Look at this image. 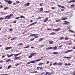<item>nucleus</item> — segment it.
Wrapping results in <instances>:
<instances>
[{
  "instance_id": "f257e3e1",
  "label": "nucleus",
  "mask_w": 75,
  "mask_h": 75,
  "mask_svg": "<svg viewBox=\"0 0 75 75\" xmlns=\"http://www.w3.org/2000/svg\"><path fill=\"white\" fill-rule=\"evenodd\" d=\"M13 16V14H11L7 16L4 18H0V21L1 20H4V19H5V20H6L7 18V20H9V19L11 18V17Z\"/></svg>"
},
{
  "instance_id": "f03ea898",
  "label": "nucleus",
  "mask_w": 75,
  "mask_h": 75,
  "mask_svg": "<svg viewBox=\"0 0 75 75\" xmlns=\"http://www.w3.org/2000/svg\"><path fill=\"white\" fill-rule=\"evenodd\" d=\"M36 54H37V53H31L30 56L28 57V58H32V57H33V56H34V55H35Z\"/></svg>"
},
{
  "instance_id": "7ed1b4c3",
  "label": "nucleus",
  "mask_w": 75,
  "mask_h": 75,
  "mask_svg": "<svg viewBox=\"0 0 75 75\" xmlns=\"http://www.w3.org/2000/svg\"><path fill=\"white\" fill-rule=\"evenodd\" d=\"M5 1H6V2H7V4H11L13 3V2L12 1H8L7 0H5Z\"/></svg>"
},
{
  "instance_id": "20e7f679",
  "label": "nucleus",
  "mask_w": 75,
  "mask_h": 75,
  "mask_svg": "<svg viewBox=\"0 0 75 75\" xmlns=\"http://www.w3.org/2000/svg\"><path fill=\"white\" fill-rule=\"evenodd\" d=\"M45 74V72L42 73L40 75H48V74H49V72L47 71L45 73V74Z\"/></svg>"
},
{
  "instance_id": "39448f33",
  "label": "nucleus",
  "mask_w": 75,
  "mask_h": 75,
  "mask_svg": "<svg viewBox=\"0 0 75 75\" xmlns=\"http://www.w3.org/2000/svg\"><path fill=\"white\" fill-rule=\"evenodd\" d=\"M53 31H58L59 30H60V28H57V29H53Z\"/></svg>"
},
{
  "instance_id": "423d86ee",
  "label": "nucleus",
  "mask_w": 75,
  "mask_h": 75,
  "mask_svg": "<svg viewBox=\"0 0 75 75\" xmlns=\"http://www.w3.org/2000/svg\"><path fill=\"white\" fill-rule=\"evenodd\" d=\"M37 22L33 23L31 24H30L28 26H29V27H30V26H31V25H34V24H37Z\"/></svg>"
},
{
  "instance_id": "0eeeda50",
  "label": "nucleus",
  "mask_w": 75,
  "mask_h": 75,
  "mask_svg": "<svg viewBox=\"0 0 75 75\" xmlns=\"http://www.w3.org/2000/svg\"><path fill=\"white\" fill-rule=\"evenodd\" d=\"M14 55L15 54H12L9 55L7 54V56L8 57V58H9V57H12V56H13V55Z\"/></svg>"
},
{
  "instance_id": "6e6552de",
  "label": "nucleus",
  "mask_w": 75,
  "mask_h": 75,
  "mask_svg": "<svg viewBox=\"0 0 75 75\" xmlns=\"http://www.w3.org/2000/svg\"><path fill=\"white\" fill-rule=\"evenodd\" d=\"M64 23L63 24H66V25H68V23H69V22L66 21H64Z\"/></svg>"
},
{
  "instance_id": "1a4fd4ad",
  "label": "nucleus",
  "mask_w": 75,
  "mask_h": 75,
  "mask_svg": "<svg viewBox=\"0 0 75 75\" xmlns=\"http://www.w3.org/2000/svg\"><path fill=\"white\" fill-rule=\"evenodd\" d=\"M35 35H38V34H31L29 36V37H31L32 36H35Z\"/></svg>"
},
{
  "instance_id": "9d476101",
  "label": "nucleus",
  "mask_w": 75,
  "mask_h": 75,
  "mask_svg": "<svg viewBox=\"0 0 75 75\" xmlns=\"http://www.w3.org/2000/svg\"><path fill=\"white\" fill-rule=\"evenodd\" d=\"M30 3L29 2H28L26 4H25V6H27L28 7V6H30Z\"/></svg>"
},
{
  "instance_id": "9b49d317",
  "label": "nucleus",
  "mask_w": 75,
  "mask_h": 75,
  "mask_svg": "<svg viewBox=\"0 0 75 75\" xmlns=\"http://www.w3.org/2000/svg\"><path fill=\"white\" fill-rule=\"evenodd\" d=\"M57 6L59 7H61V8H65V7L64 6H61V5H57Z\"/></svg>"
},
{
  "instance_id": "f8f14e48",
  "label": "nucleus",
  "mask_w": 75,
  "mask_h": 75,
  "mask_svg": "<svg viewBox=\"0 0 75 75\" xmlns=\"http://www.w3.org/2000/svg\"><path fill=\"white\" fill-rule=\"evenodd\" d=\"M71 51H73L72 50H69L67 51V52H64V54H67V53H68V52H71Z\"/></svg>"
},
{
  "instance_id": "ddd939ff",
  "label": "nucleus",
  "mask_w": 75,
  "mask_h": 75,
  "mask_svg": "<svg viewBox=\"0 0 75 75\" xmlns=\"http://www.w3.org/2000/svg\"><path fill=\"white\" fill-rule=\"evenodd\" d=\"M57 65H60V66H61L62 65V63L61 62H59L57 63Z\"/></svg>"
},
{
  "instance_id": "4468645a",
  "label": "nucleus",
  "mask_w": 75,
  "mask_h": 75,
  "mask_svg": "<svg viewBox=\"0 0 75 75\" xmlns=\"http://www.w3.org/2000/svg\"><path fill=\"white\" fill-rule=\"evenodd\" d=\"M21 54V53H19L17 54H16L14 55L15 57H16L18 56V55H20V54Z\"/></svg>"
},
{
  "instance_id": "2eb2a0df",
  "label": "nucleus",
  "mask_w": 75,
  "mask_h": 75,
  "mask_svg": "<svg viewBox=\"0 0 75 75\" xmlns=\"http://www.w3.org/2000/svg\"><path fill=\"white\" fill-rule=\"evenodd\" d=\"M48 20V17L47 18L45 19L44 21V23H46V22L47 21V20Z\"/></svg>"
},
{
  "instance_id": "dca6fc26",
  "label": "nucleus",
  "mask_w": 75,
  "mask_h": 75,
  "mask_svg": "<svg viewBox=\"0 0 75 75\" xmlns=\"http://www.w3.org/2000/svg\"><path fill=\"white\" fill-rule=\"evenodd\" d=\"M12 48V47H8L6 48V50H9V49H11Z\"/></svg>"
},
{
  "instance_id": "f3484780",
  "label": "nucleus",
  "mask_w": 75,
  "mask_h": 75,
  "mask_svg": "<svg viewBox=\"0 0 75 75\" xmlns=\"http://www.w3.org/2000/svg\"><path fill=\"white\" fill-rule=\"evenodd\" d=\"M9 61H11V60L10 59H8L7 60H6L5 61L6 62H9Z\"/></svg>"
},
{
  "instance_id": "a211bd4d",
  "label": "nucleus",
  "mask_w": 75,
  "mask_h": 75,
  "mask_svg": "<svg viewBox=\"0 0 75 75\" xmlns=\"http://www.w3.org/2000/svg\"><path fill=\"white\" fill-rule=\"evenodd\" d=\"M57 50V47L55 46L54 47L53 50L54 51H55V50Z\"/></svg>"
},
{
  "instance_id": "6ab92c4d",
  "label": "nucleus",
  "mask_w": 75,
  "mask_h": 75,
  "mask_svg": "<svg viewBox=\"0 0 75 75\" xmlns=\"http://www.w3.org/2000/svg\"><path fill=\"white\" fill-rule=\"evenodd\" d=\"M19 58H20V57H16L15 58V59H19Z\"/></svg>"
},
{
  "instance_id": "aec40b11",
  "label": "nucleus",
  "mask_w": 75,
  "mask_h": 75,
  "mask_svg": "<svg viewBox=\"0 0 75 75\" xmlns=\"http://www.w3.org/2000/svg\"><path fill=\"white\" fill-rule=\"evenodd\" d=\"M41 59H39L37 60H35V62H38V61H41Z\"/></svg>"
},
{
  "instance_id": "412c9836",
  "label": "nucleus",
  "mask_w": 75,
  "mask_h": 75,
  "mask_svg": "<svg viewBox=\"0 0 75 75\" xmlns=\"http://www.w3.org/2000/svg\"><path fill=\"white\" fill-rule=\"evenodd\" d=\"M58 54V52H54L53 53V54L54 55H56L57 54Z\"/></svg>"
},
{
  "instance_id": "4be33fe9",
  "label": "nucleus",
  "mask_w": 75,
  "mask_h": 75,
  "mask_svg": "<svg viewBox=\"0 0 75 75\" xmlns=\"http://www.w3.org/2000/svg\"><path fill=\"white\" fill-rule=\"evenodd\" d=\"M39 10L41 11H43V8H40Z\"/></svg>"
},
{
  "instance_id": "5701e85b",
  "label": "nucleus",
  "mask_w": 75,
  "mask_h": 75,
  "mask_svg": "<svg viewBox=\"0 0 75 75\" xmlns=\"http://www.w3.org/2000/svg\"><path fill=\"white\" fill-rule=\"evenodd\" d=\"M20 17L21 18H25V17L23 16H21Z\"/></svg>"
},
{
  "instance_id": "b1692460",
  "label": "nucleus",
  "mask_w": 75,
  "mask_h": 75,
  "mask_svg": "<svg viewBox=\"0 0 75 75\" xmlns=\"http://www.w3.org/2000/svg\"><path fill=\"white\" fill-rule=\"evenodd\" d=\"M16 40V37H14L12 39H11V41H13V40Z\"/></svg>"
},
{
  "instance_id": "393cba45",
  "label": "nucleus",
  "mask_w": 75,
  "mask_h": 75,
  "mask_svg": "<svg viewBox=\"0 0 75 75\" xmlns=\"http://www.w3.org/2000/svg\"><path fill=\"white\" fill-rule=\"evenodd\" d=\"M67 18H64L62 19V20H67Z\"/></svg>"
},
{
  "instance_id": "a878e982",
  "label": "nucleus",
  "mask_w": 75,
  "mask_h": 75,
  "mask_svg": "<svg viewBox=\"0 0 75 75\" xmlns=\"http://www.w3.org/2000/svg\"><path fill=\"white\" fill-rule=\"evenodd\" d=\"M50 35H54L55 34V33L54 32H52L50 33Z\"/></svg>"
},
{
  "instance_id": "bb28decb",
  "label": "nucleus",
  "mask_w": 75,
  "mask_h": 75,
  "mask_svg": "<svg viewBox=\"0 0 75 75\" xmlns=\"http://www.w3.org/2000/svg\"><path fill=\"white\" fill-rule=\"evenodd\" d=\"M52 43H53V41H49V44H51Z\"/></svg>"
},
{
  "instance_id": "cd10ccee",
  "label": "nucleus",
  "mask_w": 75,
  "mask_h": 75,
  "mask_svg": "<svg viewBox=\"0 0 75 75\" xmlns=\"http://www.w3.org/2000/svg\"><path fill=\"white\" fill-rule=\"evenodd\" d=\"M69 31H70V32H71V33H74V31L73 30H71V29H70L69 30Z\"/></svg>"
},
{
  "instance_id": "c85d7f7f",
  "label": "nucleus",
  "mask_w": 75,
  "mask_h": 75,
  "mask_svg": "<svg viewBox=\"0 0 75 75\" xmlns=\"http://www.w3.org/2000/svg\"><path fill=\"white\" fill-rule=\"evenodd\" d=\"M11 67V65H9L8 66V69H9Z\"/></svg>"
},
{
  "instance_id": "c756f323",
  "label": "nucleus",
  "mask_w": 75,
  "mask_h": 75,
  "mask_svg": "<svg viewBox=\"0 0 75 75\" xmlns=\"http://www.w3.org/2000/svg\"><path fill=\"white\" fill-rule=\"evenodd\" d=\"M34 73H38L37 71H33V72H31V74H34Z\"/></svg>"
},
{
  "instance_id": "7c9ffc66",
  "label": "nucleus",
  "mask_w": 75,
  "mask_h": 75,
  "mask_svg": "<svg viewBox=\"0 0 75 75\" xmlns=\"http://www.w3.org/2000/svg\"><path fill=\"white\" fill-rule=\"evenodd\" d=\"M30 63H32V64H34L35 63V62L34 61H32L30 62Z\"/></svg>"
},
{
  "instance_id": "2f4dec72",
  "label": "nucleus",
  "mask_w": 75,
  "mask_h": 75,
  "mask_svg": "<svg viewBox=\"0 0 75 75\" xmlns=\"http://www.w3.org/2000/svg\"><path fill=\"white\" fill-rule=\"evenodd\" d=\"M43 64H44V63H39L38 64V65H43Z\"/></svg>"
},
{
  "instance_id": "473e14b6",
  "label": "nucleus",
  "mask_w": 75,
  "mask_h": 75,
  "mask_svg": "<svg viewBox=\"0 0 75 75\" xmlns=\"http://www.w3.org/2000/svg\"><path fill=\"white\" fill-rule=\"evenodd\" d=\"M42 40H43V38H40L39 40V41H42Z\"/></svg>"
},
{
  "instance_id": "72a5a7b5",
  "label": "nucleus",
  "mask_w": 75,
  "mask_h": 75,
  "mask_svg": "<svg viewBox=\"0 0 75 75\" xmlns=\"http://www.w3.org/2000/svg\"><path fill=\"white\" fill-rule=\"evenodd\" d=\"M8 7H5L4 8V10H7V9H8Z\"/></svg>"
},
{
  "instance_id": "f704fd0d",
  "label": "nucleus",
  "mask_w": 75,
  "mask_h": 75,
  "mask_svg": "<svg viewBox=\"0 0 75 75\" xmlns=\"http://www.w3.org/2000/svg\"><path fill=\"white\" fill-rule=\"evenodd\" d=\"M64 37H61L60 38V40H63V39H64Z\"/></svg>"
},
{
  "instance_id": "c9c22d12",
  "label": "nucleus",
  "mask_w": 75,
  "mask_h": 75,
  "mask_svg": "<svg viewBox=\"0 0 75 75\" xmlns=\"http://www.w3.org/2000/svg\"><path fill=\"white\" fill-rule=\"evenodd\" d=\"M64 39L65 40H68V39H69L67 37H66V38H65Z\"/></svg>"
},
{
  "instance_id": "e433bc0d",
  "label": "nucleus",
  "mask_w": 75,
  "mask_h": 75,
  "mask_svg": "<svg viewBox=\"0 0 75 75\" xmlns=\"http://www.w3.org/2000/svg\"><path fill=\"white\" fill-rule=\"evenodd\" d=\"M16 2L17 4H18V3H20V2L18 1H16Z\"/></svg>"
},
{
  "instance_id": "4c0bfd02",
  "label": "nucleus",
  "mask_w": 75,
  "mask_h": 75,
  "mask_svg": "<svg viewBox=\"0 0 75 75\" xmlns=\"http://www.w3.org/2000/svg\"><path fill=\"white\" fill-rule=\"evenodd\" d=\"M57 62H56L55 63H54L53 64V65H55L57 64Z\"/></svg>"
},
{
  "instance_id": "58836bf2",
  "label": "nucleus",
  "mask_w": 75,
  "mask_h": 75,
  "mask_svg": "<svg viewBox=\"0 0 75 75\" xmlns=\"http://www.w3.org/2000/svg\"><path fill=\"white\" fill-rule=\"evenodd\" d=\"M54 74V72L51 73L50 74H49L48 75H52V74Z\"/></svg>"
},
{
  "instance_id": "ea45409f",
  "label": "nucleus",
  "mask_w": 75,
  "mask_h": 75,
  "mask_svg": "<svg viewBox=\"0 0 75 75\" xmlns=\"http://www.w3.org/2000/svg\"><path fill=\"white\" fill-rule=\"evenodd\" d=\"M71 1V3H74V2H75V0H72Z\"/></svg>"
},
{
  "instance_id": "a19ab883",
  "label": "nucleus",
  "mask_w": 75,
  "mask_h": 75,
  "mask_svg": "<svg viewBox=\"0 0 75 75\" xmlns=\"http://www.w3.org/2000/svg\"><path fill=\"white\" fill-rule=\"evenodd\" d=\"M34 39L33 38L32 39H30V41H34Z\"/></svg>"
},
{
  "instance_id": "79ce46f5",
  "label": "nucleus",
  "mask_w": 75,
  "mask_h": 75,
  "mask_svg": "<svg viewBox=\"0 0 75 75\" xmlns=\"http://www.w3.org/2000/svg\"><path fill=\"white\" fill-rule=\"evenodd\" d=\"M53 48H54V47H50L49 49L51 50V49H53Z\"/></svg>"
},
{
  "instance_id": "37998d69",
  "label": "nucleus",
  "mask_w": 75,
  "mask_h": 75,
  "mask_svg": "<svg viewBox=\"0 0 75 75\" xmlns=\"http://www.w3.org/2000/svg\"><path fill=\"white\" fill-rule=\"evenodd\" d=\"M41 17H40L39 18H38L37 19V20H40V19H41Z\"/></svg>"
},
{
  "instance_id": "c03bdc74",
  "label": "nucleus",
  "mask_w": 75,
  "mask_h": 75,
  "mask_svg": "<svg viewBox=\"0 0 75 75\" xmlns=\"http://www.w3.org/2000/svg\"><path fill=\"white\" fill-rule=\"evenodd\" d=\"M47 30L48 31H49V30H51V29L48 28L47 29Z\"/></svg>"
},
{
  "instance_id": "a18cd8bd",
  "label": "nucleus",
  "mask_w": 75,
  "mask_h": 75,
  "mask_svg": "<svg viewBox=\"0 0 75 75\" xmlns=\"http://www.w3.org/2000/svg\"><path fill=\"white\" fill-rule=\"evenodd\" d=\"M20 18V17H17L15 19H19V18Z\"/></svg>"
},
{
  "instance_id": "49530a36",
  "label": "nucleus",
  "mask_w": 75,
  "mask_h": 75,
  "mask_svg": "<svg viewBox=\"0 0 75 75\" xmlns=\"http://www.w3.org/2000/svg\"><path fill=\"white\" fill-rule=\"evenodd\" d=\"M71 7H74V4H72V5H71Z\"/></svg>"
},
{
  "instance_id": "de8ad7c7",
  "label": "nucleus",
  "mask_w": 75,
  "mask_h": 75,
  "mask_svg": "<svg viewBox=\"0 0 75 75\" xmlns=\"http://www.w3.org/2000/svg\"><path fill=\"white\" fill-rule=\"evenodd\" d=\"M9 31H13V30L12 29H10Z\"/></svg>"
},
{
  "instance_id": "09e8293b",
  "label": "nucleus",
  "mask_w": 75,
  "mask_h": 75,
  "mask_svg": "<svg viewBox=\"0 0 75 75\" xmlns=\"http://www.w3.org/2000/svg\"><path fill=\"white\" fill-rule=\"evenodd\" d=\"M3 6L2 5H0V8H3Z\"/></svg>"
},
{
  "instance_id": "8fccbe9b",
  "label": "nucleus",
  "mask_w": 75,
  "mask_h": 75,
  "mask_svg": "<svg viewBox=\"0 0 75 75\" xmlns=\"http://www.w3.org/2000/svg\"><path fill=\"white\" fill-rule=\"evenodd\" d=\"M72 3L71 1H69L68 2H67V3Z\"/></svg>"
},
{
  "instance_id": "3c124183",
  "label": "nucleus",
  "mask_w": 75,
  "mask_h": 75,
  "mask_svg": "<svg viewBox=\"0 0 75 75\" xmlns=\"http://www.w3.org/2000/svg\"><path fill=\"white\" fill-rule=\"evenodd\" d=\"M30 47V45H28L26 47L27 48H29V47Z\"/></svg>"
},
{
  "instance_id": "603ef678",
  "label": "nucleus",
  "mask_w": 75,
  "mask_h": 75,
  "mask_svg": "<svg viewBox=\"0 0 75 75\" xmlns=\"http://www.w3.org/2000/svg\"><path fill=\"white\" fill-rule=\"evenodd\" d=\"M38 36H36L34 37V38H38Z\"/></svg>"
},
{
  "instance_id": "864d4df0",
  "label": "nucleus",
  "mask_w": 75,
  "mask_h": 75,
  "mask_svg": "<svg viewBox=\"0 0 75 75\" xmlns=\"http://www.w3.org/2000/svg\"><path fill=\"white\" fill-rule=\"evenodd\" d=\"M18 65H19V64H16L15 65V66H18Z\"/></svg>"
},
{
  "instance_id": "5fc2aeb1",
  "label": "nucleus",
  "mask_w": 75,
  "mask_h": 75,
  "mask_svg": "<svg viewBox=\"0 0 75 75\" xmlns=\"http://www.w3.org/2000/svg\"><path fill=\"white\" fill-rule=\"evenodd\" d=\"M40 67H38L37 68V69L38 70V69H39Z\"/></svg>"
},
{
  "instance_id": "6e6d98bb",
  "label": "nucleus",
  "mask_w": 75,
  "mask_h": 75,
  "mask_svg": "<svg viewBox=\"0 0 75 75\" xmlns=\"http://www.w3.org/2000/svg\"><path fill=\"white\" fill-rule=\"evenodd\" d=\"M49 62H50L49 61H47L46 63V64H48Z\"/></svg>"
},
{
  "instance_id": "4d7b16f0",
  "label": "nucleus",
  "mask_w": 75,
  "mask_h": 75,
  "mask_svg": "<svg viewBox=\"0 0 75 75\" xmlns=\"http://www.w3.org/2000/svg\"><path fill=\"white\" fill-rule=\"evenodd\" d=\"M40 6H42V4L41 3L40 4Z\"/></svg>"
},
{
  "instance_id": "13d9d810",
  "label": "nucleus",
  "mask_w": 75,
  "mask_h": 75,
  "mask_svg": "<svg viewBox=\"0 0 75 75\" xmlns=\"http://www.w3.org/2000/svg\"><path fill=\"white\" fill-rule=\"evenodd\" d=\"M60 21V20H58L56 21V22H58V21Z\"/></svg>"
},
{
  "instance_id": "bf43d9fd",
  "label": "nucleus",
  "mask_w": 75,
  "mask_h": 75,
  "mask_svg": "<svg viewBox=\"0 0 75 75\" xmlns=\"http://www.w3.org/2000/svg\"><path fill=\"white\" fill-rule=\"evenodd\" d=\"M23 43H20L18 44V45H23Z\"/></svg>"
},
{
  "instance_id": "052dcab7",
  "label": "nucleus",
  "mask_w": 75,
  "mask_h": 75,
  "mask_svg": "<svg viewBox=\"0 0 75 75\" xmlns=\"http://www.w3.org/2000/svg\"><path fill=\"white\" fill-rule=\"evenodd\" d=\"M63 45H61L59 46V48H61V47H62Z\"/></svg>"
},
{
  "instance_id": "680f3d73",
  "label": "nucleus",
  "mask_w": 75,
  "mask_h": 75,
  "mask_svg": "<svg viewBox=\"0 0 75 75\" xmlns=\"http://www.w3.org/2000/svg\"><path fill=\"white\" fill-rule=\"evenodd\" d=\"M46 50H50V48H46Z\"/></svg>"
},
{
  "instance_id": "e2e57ef3",
  "label": "nucleus",
  "mask_w": 75,
  "mask_h": 75,
  "mask_svg": "<svg viewBox=\"0 0 75 75\" xmlns=\"http://www.w3.org/2000/svg\"><path fill=\"white\" fill-rule=\"evenodd\" d=\"M0 63L3 62V60H0Z\"/></svg>"
},
{
  "instance_id": "0e129e2a",
  "label": "nucleus",
  "mask_w": 75,
  "mask_h": 75,
  "mask_svg": "<svg viewBox=\"0 0 75 75\" xmlns=\"http://www.w3.org/2000/svg\"><path fill=\"white\" fill-rule=\"evenodd\" d=\"M25 33V32H24L22 33V34H24Z\"/></svg>"
},
{
  "instance_id": "69168bd1",
  "label": "nucleus",
  "mask_w": 75,
  "mask_h": 75,
  "mask_svg": "<svg viewBox=\"0 0 75 75\" xmlns=\"http://www.w3.org/2000/svg\"><path fill=\"white\" fill-rule=\"evenodd\" d=\"M51 8L52 10H54V9H55V8L54 7H52Z\"/></svg>"
},
{
  "instance_id": "338daca9",
  "label": "nucleus",
  "mask_w": 75,
  "mask_h": 75,
  "mask_svg": "<svg viewBox=\"0 0 75 75\" xmlns=\"http://www.w3.org/2000/svg\"><path fill=\"white\" fill-rule=\"evenodd\" d=\"M63 58H67V57H63Z\"/></svg>"
},
{
  "instance_id": "774afa93",
  "label": "nucleus",
  "mask_w": 75,
  "mask_h": 75,
  "mask_svg": "<svg viewBox=\"0 0 75 75\" xmlns=\"http://www.w3.org/2000/svg\"><path fill=\"white\" fill-rule=\"evenodd\" d=\"M0 75H7V74H0Z\"/></svg>"
}]
</instances>
